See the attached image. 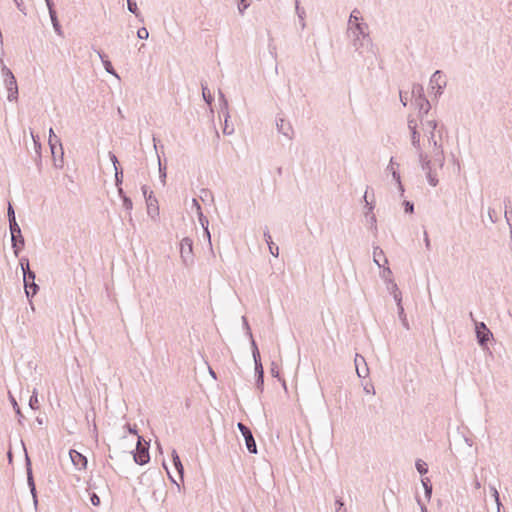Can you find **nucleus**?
<instances>
[{
    "label": "nucleus",
    "mask_w": 512,
    "mask_h": 512,
    "mask_svg": "<svg viewBox=\"0 0 512 512\" xmlns=\"http://www.w3.org/2000/svg\"><path fill=\"white\" fill-rule=\"evenodd\" d=\"M1 74L3 77V84L8 91L7 99L10 102L17 101L18 99V85L14 74L11 69L6 65H2Z\"/></svg>",
    "instance_id": "nucleus-1"
},
{
    "label": "nucleus",
    "mask_w": 512,
    "mask_h": 512,
    "mask_svg": "<svg viewBox=\"0 0 512 512\" xmlns=\"http://www.w3.org/2000/svg\"><path fill=\"white\" fill-rule=\"evenodd\" d=\"M150 442L144 440L143 436H138L136 451L133 453V459L138 465H145L150 460L149 455Z\"/></svg>",
    "instance_id": "nucleus-2"
},
{
    "label": "nucleus",
    "mask_w": 512,
    "mask_h": 512,
    "mask_svg": "<svg viewBox=\"0 0 512 512\" xmlns=\"http://www.w3.org/2000/svg\"><path fill=\"white\" fill-rule=\"evenodd\" d=\"M180 257L186 267L194 263L193 241L189 237H185L180 242Z\"/></svg>",
    "instance_id": "nucleus-3"
},
{
    "label": "nucleus",
    "mask_w": 512,
    "mask_h": 512,
    "mask_svg": "<svg viewBox=\"0 0 512 512\" xmlns=\"http://www.w3.org/2000/svg\"><path fill=\"white\" fill-rule=\"evenodd\" d=\"M477 342L483 349L488 348V342L493 339V334L484 322H476L475 328Z\"/></svg>",
    "instance_id": "nucleus-4"
},
{
    "label": "nucleus",
    "mask_w": 512,
    "mask_h": 512,
    "mask_svg": "<svg viewBox=\"0 0 512 512\" xmlns=\"http://www.w3.org/2000/svg\"><path fill=\"white\" fill-rule=\"evenodd\" d=\"M419 161L421 164V168L426 172V177L428 183L435 187L438 184L437 175L434 173V168L432 167V160L427 159V156L423 154V152L419 153Z\"/></svg>",
    "instance_id": "nucleus-5"
},
{
    "label": "nucleus",
    "mask_w": 512,
    "mask_h": 512,
    "mask_svg": "<svg viewBox=\"0 0 512 512\" xmlns=\"http://www.w3.org/2000/svg\"><path fill=\"white\" fill-rule=\"evenodd\" d=\"M447 85L445 75L442 71L436 70L430 78V87L434 92V95L440 96L443 93L444 88Z\"/></svg>",
    "instance_id": "nucleus-6"
},
{
    "label": "nucleus",
    "mask_w": 512,
    "mask_h": 512,
    "mask_svg": "<svg viewBox=\"0 0 512 512\" xmlns=\"http://www.w3.org/2000/svg\"><path fill=\"white\" fill-rule=\"evenodd\" d=\"M237 427L245 440V445L249 453L257 454V445L251 429L242 422H238Z\"/></svg>",
    "instance_id": "nucleus-7"
},
{
    "label": "nucleus",
    "mask_w": 512,
    "mask_h": 512,
    "mask_svg": "<svg viewBox=\"0 0 512 512\" xmlns=\"http://www.w3.org/2000/svg\"><path fill=\"white\" fill-rule=\"evenodd\" d=\"M276 128H277L278 133L287 137V139H289V140L293 139L294 130L289 121H286L282 117H277L276 118Z\"/></svg>",
    "instance_id": "nucleus-8"
},
{
    "label": "nucleus",
    "mask_w": 512,
    "mask_h": 512,
    "mask_svg": "<svg viewBox=\"0 0 512 512\" xmlns=\"http://www.w3.org/2000/svg\"><path fill=\"white\" fill-rule=\"evenodd\" d=\"M219 102H220V112L223 113L225 116V124H224V128H223V133L226 135H230L234 132V128L230 127L228 124V118L230 117L229 112H228V101L222 92H220Z\"/></svg>",
    "instance_id": "nucleus-9"
},
{
    "label": "nucleus",
    "mask_w": 512,
    "mask_h": 512,
    "mask_svg": "<svg viewBox=\"0 0 512 512\" xmlns=\"http://www.w3.org/2000/svg\"><path fill=\"white\" fill-rule=\"evenodd\" d=\"M25 468H26V474H27V484L30 489V493H31L32 497H35V496H37L36 484H35L33 471H32V463H31V460L27 453L25 455Z\"/></svg>",
    "instance_id": "nucleus-10"
},
{
    "label": "nucleus",
    "mask_w": 512,
    "mask_h": 512,
    "mask_svg": "<svg viewBox=\"0 0 512 512\" xmlns=\"http://www.w3.org/2000/svg\"><path fill=\"white\" fill-rule=\"evenodd\" d=\"M417 121L413 118H408V128L411 132V143L412 145L420 152L421 151V147H420V133L418 132L417 130Z\"/></svg>",
    "instance_id": "nucleus-11"
},
{
    "label": "nucleus",
    "mask_w": 512,
    "mask_h": 512,
    "mask_svg": "<svg viewBox=\"0 0 512 512\" xmlns=\"http://www.w3.org/2000/svg\"><path fill=\"white\" fill-rule=\"evenodd\" d=\"M146 204H147V213L152 218L155 219L159 216V206L158 200L153 194V191L149 192V195L146 196Z\"/></svg>",
    "instance_id": "nucleus-12"
},
{
    "label": "nucleus",
    "mask_w": 512,
    "mask_h": 512,
    "mask_svg": "<svg viewBox=\"0 0 512 512\" xmlns=\"http://www.w3.org/2000/svg\"><path fill=\"white\" fill-rule=\"evenodd\" d=\"M421 123L424 128L429 130V142L433 144L434 148H441V145L435 139V130L437 128L436 120H426L421 119Z\"/></svg>",
    "instance_id": "nucleus-13"
},
{
    "label": "nucleus",
    "mask_w": 512,
    "mask_h": 512,
    "mask_svg": "<svg viewBox=\"0 0 512 512\" xmlns=\"http://www.w3.org/2000/svg\"><path fill=\"white\" fill-rule=\"evenodd\" d=\"M69 455H70L73 465L77 469H79V470L86 469L88 461H87V458L83 454H81L80 452H78L74 449H71L69 451Z\"/></svg>",
    "instance_id": "nucleus-14"
},
{
    "label": "nucleus",
    "mask_w": 512,
    "mask_h": 512,
    "mask_svg": "<svg viewBox=\"0 0 512 512\" xmlns=\"http://www.w3.org/2000/svg\"><path fill=\"white\" fill-rule=\"evenodd\" d=\"M19 265L23 273V281L28 282L35 280L36 274L30 269L29 259L27 257L20 258Z\"/></svg>",
    "instance_id": "nucleus-15"
},
{
    "label": "nucleus",
    "mask_w": 512,
    "mask_h": 512,
    "mask_svg": "<svg viewBox=\"0 0 512 512\" xmlns=\"http://www.w3.org/2000/svg\"><path fill=\"white\" fill-rule=\"evenodd\" d=\"M354 363H355V368H356L357 375L360 378H365L368 375V372H369V369H368L367 363L365 361V358L363 356L359 355V354H356L355 359H354Z\"/></svg>",
    "instance_id": "nucleus-16"
},
{
    "label": "nucleus",
    "mask_w": 512,
    "mask_h": 512,
    "mask_svg": "<svg viewBox=\"0 0 512 512\" xmlns=\"http://www.w3.org/2000/svg\"><path fill=\"white\" fill-rule=\"evenodd\" d=\"M368 25L366 23H356L353 25V30H350L353 35L362 36V40H367V42H371V38L369 33L367 32Z\"/></svg>",
    "instance_id": "nucleus-17"
},
{
    "label": "nucleus",
    "mask_w": 512,
    "mask_h": 512,
    "mask_svg": "<svg viewBox=\"0 0 512 512\" xmlns=\"http://www.w3.org/2000/svg\"><path fill=\"white\" fill-rule=\"evenodd\" d=\"M394 164H395L394 158L391 157L390 163H389V165L387 167V171L391 172L393 179L398 184V188H399V191H400L401 195H403L404 187H403V185L401 183L400 173L394 168Z\"/></svg>",
    "instance_id": "nucleus-18"
},
{
    "label": "nucleus",
    "mask_w": 512,
    "mask_h": 512,
    "mask_svg": "<svg viewBox=\"0 0 512 512\" xmlns=\"http://www.w3.org/2000/svg\"><path fill=\"white\" fill-rule=\"evenodd\" d=\"M373 260L378 267H383L385 264H388V260L383 250L378 246H375L373 249Z\"/></svg>",
    "instance_id": "nucleus-19"
},
{
    "label": "nucleus",
    "mask_w": 512,
    "mask_h": 512,
    "mask_svg": "<svg viewBox=\"0 0 512 512\" xmlns=\"http://www.w3.org/2000/svg\"><path fill=\"white\" fill-rule=\"evenodd\" d=\"M12 249L16 257L19 256V253L25 246V240L23 235L20 236H11Z\"/></svg>",
    "instance_id": "nucleus-20"
},
{
    "label": "nucleus",
    "mask_w": 512,
    "mask_h": 512,
    "mask_svg": "<svg viewBox=\"0 0 512 512\" xmlns=\"http://www.w3.org/2000/svg\"><path fill=\"white\" fill-rule=\"evenodd\" d=\"M415 104L419 109L420 120H424V115H427L431 109L430 102L428 101L427 98H422L420 100H415Z\"/></svg>",
    "instance_id": "nucleus-21"
},
{
    "label": "nucleus",
    "mask_w": 512,
    "mask_h": 512,
    "mask_svg": "<svg viewBox=\"0 0 512 512\" xmlns=\"http://www.w3.org/2000/svg\"><path fill=\"white\" fill-rule=\"evenodd\" d=\"M24 290L27 298H32L39 291V286L35 283V280L24 282Z\"/></svg>",
    "instance_id": "nucleus-22"
},
{
    "label": "nucleus",
    "mask_w": 512,
    "mask_h": 512,
    "mask_svg": "<svg viewBox=\"0 0 512 512\" xmlns=\"http://www.w3.org/2000/svg\"><path fill=\"white\" fill-rule=\"evenodd\" d=\"M172 462H173V465H174L176 471L178 472V474L180 475L181 479L183 480L184 467H183L181 459H180L178 453L176 452V450L172 451Z\"/></svg>",
    "instance_id": "nucleus-23"
},
{
    "label": "nucleus",
    "mask_w": 512,
    "mask_h": 512,
    "mask_svg": "<svg viewBox=\"0 0 512 512\" xmlns=\"http://www.w3.org/2000/svg\"><path fill=\"white\" fill-rule=\"evenodd\" d=\"M504 214L505 219L509 227H512V206L510 198H504Z\"/></svg>",
    "instance_id": "nucleus-24"
},
{
    "label": "nucleus",
    "mask_w": 512,
    "mask_h": 512,
    "mask_svg": "<svg viewBox=\"0 0 512 512\" xmlns=\"http://www.w3.org/2000/svg\"><path fill=\"white\" fill-rule=\"evenodd\" d=\"M437 151L434 154L433 161H432V167H439L442 168L444 166L445 157L442 148H436Z\"/></svg>",
    "instance_id": "nucleus-25"
},
{
    "label": "nucleus",
    "mask_w": 512,
    "mask_h": 512,
    "mask_svg": "<svg viewBox=\"0 0 512 512\" xmlns=\"http://www.w3.org/2000/svg\"><path fill=\"white\" fill-rule=\"evenodd\" d=\"M48 142H52L54 144H58L59 145V151H60V162L63 163V155H64V152H63V147H62V144H61V140L60 138L54 133L53 129L50 128L49 130V141Z\"/></svg>",
    "instance_id": "nucleus-26"
},
{
    "label": "nucleus",
    "mask_w": 512,
    "mask_h": 512,
    "mask_svg": "<svg viewBox=\"0 0 512 512\" xmlns=\"http://www.w3.org/2000/svg\"><path fill=\"white\" fill-rule=\"evenodd\" d=\"M122 199L123 208L130 212L133 209V202L130 197H128L125 192L123 194H118ZM129 220L132 221L131 213H129Z\"/></svg>",
    "instance_id": "nucleus-27"
},
{
    "label": "nucleus",
    "mask_w": 512,
    "mask_h": 512,
    "mask_svg": "<svg viewBox=\"0 0 512 512\" xmlns=\"http://www.w3.org/2000/svg\"><path fill=\"white\" fill-rule=\"evenodd\" d=\"M354 38L352 40V46L354 47L355 51L361 50V48L368 46L371 42H367V40H362V36L359 35H353Z\"/></svg>",
    "instance_id": "nucleus-28"
},
{
    "label": "nucleus",
    "mask_w": 512,
    "mask_h": 512,
    "mask_svg": "<svg viewBox=\"0 0 512 512\" xmlns=\"http://www.w3.org/2000/svg\"><path fill=\"white\" fill-rule=\"evenodd\" d=\"M360 19V11L358 9H354L349 16L348 30H353V25H355L356 23H360Z\"/></svg>",
    "instance_id": "nucleus-29"
},
{
    "label": "nucleus",
    "mask_w": 512,
    "mask_h": 512,
    "mask_svg": "<svg viewBox=\"0 0 512 512\" xmlns=\"http://www.w3.org/2000/svg\"><path fill=\"white\" fill-rule=\"evenodd\" d=\"M270 373L272 377L277 378L279 381H281L283 387L286 389V381L280 377L279 367L275 361L271 362Z\"/></svg>",
    "instance_id": "nucleus-30"
},
{
    "label": "nucleus",
    "mask_w": 512,
    "mask_h": 512,
    "mask_svg": "<svg viewBox=\"0 0 512 512\" xmlns=\"http://www.w3.org/2000/svg\"><path fill=\"white\" fill-rule=\"evenodd\" d=\"M127 8L129 12L134 14L141 22H143L142 15L138 9L137 3L134 0H127Z\"/></svg>",
    "instance_id": "nucleus-31"
},
{
    "label": "nucleus",
    "mask_w": 512,
    "mask_h": 512,
    "mask_svg": "<svg viewBox=\"0 0 512 512\" xmlns=\"http://www.w3.org/2000/svg\"><path fill=\"white\" fill-rule=\"evenodd\" d=\"M9 399H10V402H11V404L13 406V409H14L16 415L18 416L19 424H22V420L24 419V416H23V414L21 412V409H20L16 399L14 398V396L11 393H9Z\"/></svg>",
    "instance_id": "nucleus-32"
},
{
    "label": "nucleus",
    "mask_w": 512,
    "mask_h": 512,
    "mask_svg": "<svg viewBox=\"0 0 512 512\" xmlns=\"http://www.w3.org/2000/svg\"><path fill=\"white\" fill-rule=\"evenodd\" d=\"M412 96L415 100H420L422 98H426L424 94V88L421 84H414L412 87Z\"/></svg>",
    "instance_id": "nucleus-33"
},
{
    "label": "nucleus",
    "mask_w": 512,
    "mask_h": 512,
    "mask_svg": "<svg viewBox=\"0 0 512 512\" xmlns=\"http://www.w3.org/2000/svg\"><path fill=\"white\" fill-rule=\"evenodd\" d=\"M421 483L424 488L425 497L428 498V500L431 498L432 495V484L428 477L422 478Z\"/></svg>",
    "instance_id": "nucleus-34"
},
{
    "label": "nucleus",
    "mask_w": 512,
    "mask_h": 512,
    "mask_svg": "<svg viewBox=\"0 0 512 512\" xmlns=\"http://www.w3.org/2000/svg\"><path fill=\"white\" fill-rule=\"evenodd\" d=\"M201 88H202V95H203L205 102L210 105L214 101L213 95L211 94L209 88L207 87V84H204L202 82Z\"/></svg>",
    "instance_id": "nucleus-35"
},
{
    "label": "nucleus",
    "mask_w": 512,
    "mask_h": 512,
    "mask_svg": "<svg viewBox=\"0 0 512 512\" xmlns=\"http://www.w3.org/2000/svg\"><path fill=\"white\" fill-rule=\"evenodd\" d=\"M397 311H398V317H399L403 327L405 329L409 330L410 326H409V322H408L407 316L404 311V307L400 306L399 308H397Z\"/></svg>",
    "instance_id": "nucleus-36"
},
{
    "label": "nucleus",
    "mask_w": 512,
    "mask_h": 512,
    "mask_svg": "<svg viewBox=\"0 0 512 512\" xmlns=\"http://www.w3.org/2000/svg\"><path fill=\"white\" fill-rule=\"evenodd\" d=\"M158 164H159V178H160V181L162 182V184L165 185L166 177H167V172H166L167 168H166V165L162 164L161 158L159 155H158Z\"/></svg>",
    "instance_id": "nucleus-37"
},
{
    "label": "nucleus",
    "mask_w": 512,
    "mask_h": 512,
    "mask_svg": "<svg viewBox=\"0 0 512 512\" xmlns=\"http://www.w3.org/2000/svg\"><path fill=\"white\" fill-rule=\"evenodd\" d=\"M415 467L420 475H425L428 472V465L421 459H418L415 462Z\"/></svg>",
    "instance_id": "nucleus-38"
},
{
    "label": "nucleus",
    "mask_w": 512,
    "mask_h": 512,
    "mask_svg": "<svg viewBox=\"0 0 512 512\" xmlns=\"http://www.w3.org/2000/svg\"><path fill=\"white\" fill-rule=\"evenodd\" d=\"M9 229L11 236H20L22 235L21 228L18 225L17 221H11L9 222Z\"/></svg>",
    "instance_id": "nucleus-39"
},
{
    "label": "nucleus",
    "mask_w": 512,
    "mask_h": 512,
    "mask_svg": "<svg viewBox=\"0 0 512 512\" xmlns=\"http://www.w3.org/2000/svg\"><path fill=\"white\" fill-rule=\"evenodd\" d=\"M254 360V369H255V376L256 375H264V368H263V364H262V361H261V357H258V358H253Z\"/></svg>",
    "instance_id": "nucleus-40"
},
{
    "label": "nucleus",
    "mask_w": 512,
    "mask_h": 512,
    "mask_svg": "<svg viewBox=\"0 0 512 512\" xmlns=\"http://www.w3.org/2000/svg\"><path fill=\"white\" fill-rule=\"evenodd\" d=\"M29 406L32 410L39 409V401H38V395L36 390L34 389L33 394L30 396L29 399Z\"/></svg>",
    "instance_id": "nucleus-41"
},
{
    "label": "nucleus",
    "mask_w": 512,
    "mask_h": 512,
    "mask_svg": "<svg viewBox=\"0 0 512 512\" xmlns=\"http://www.w3.org/2000/svg\"><path fill=\"white\" fill-rule=\"evenodd\" d=\"M367 194H368V190H366V192H365V194L363 196V199L365 201V208L367 209V211L365 212V216L366 217H368L369 215L373 214V210H374V204L367 200Z\"/></svg>",
    "instance_id": "nucleus-42"
},
{
    "label": "nucleus",
    "mask_w": 512,
    "mask_h": 512,
    "mask_svg": "<svg viewBox=\"0 0 512 512\" xmlns=\"http://www.w3.org/2000/svg\"><path fill=\"white\" fill-rule=\"evenodd\" d=\"M255 387L260 393L264 391V375L255 376Z\"/></svg>",
    "instance_id": "nucleus-43"
},
{
    "label": "nucleus",
    "mask_w": 512,
    "mask_h": 512,
    "mask_svg": "<svg viewBox=\"0 0 512 512\" xmlns=\"http://www.w3.org/2000/svg\"><path fill=\"white\" fill-rule=\"evenodd\" d=\"M103 66H104V69L106 70V72H108L109 74H112L116 77H118L111 61L109 59H105L104 62L102 63Z\"/></svg>",
    "instance_id": "nucleus-44"
},
{
    "label": "nucleus",
    "mask_w": 512,
    "mask_h": 512,
    "mask_svg": "<svg viewBox=\"0 0 512 512\" xmlns=\"http://www.w3.org/2000/svg\"><path fill=\"white\" fill-rule=\"evenodd\" d=\"M49 147L51 149V153H52L53 158H54V165H55V167L61 168L63 163L60 162V164H58L57 163V159H56V154H57L56 149H57V147H59V145L58 144H54L52 142H49Z\"/></svg>",
    "instance_id": "nucleus-45"
},
{
    "label": "nucleus",
    "mask_w": 512,
    "mask_h": 512,
    "mask_svg": "<svg viewBox=\"0 0 512 512\" xmlns=\"http://www.w3.org/2000/svg\"><path fill=\"white\" fill-rule=\"evenodd\" d=\"M197 216H198V220H199V223H200V225L202 226V228H203V229L208 228V226H209V220H208V218L203 214V212H199V213H197Z\"/></svg>",
    "instance_id": "nucleus-46"
},
{
    "label": "nucleus",
    "mask_w": 512,
    "mask_h": 512,
    "mask_svg": "<svg viewBox=\"0 0 512 512\" xmlns=\"http://www.w3.org/2000/svg\"><path fill=\"white\" fill-rule=\"evenodd\" d=\"M250 6L248 0H238V11L241 15L244 14L245 10Z\"/></svg>",
    "instance_id": "nucleus-47"
},
{
    "label": "nucleus",
    "mask_w": 512,
    "mask_h": 512,
    "mask_svg": "<svg viewBox=\"0 0 512 512\" xmlns=\"http://www.w3.org/2000/svg\"><path fill=\"white\" fill-rule=\"evenodd\" d=\"M122 183H123V175H115V185L117 187V192L118 194H123V188H122Z\"/></svg>",
    "instance_id": "nucleus-48"
},
{
    "label": "nucleus",
    "mask_w": 512,
    "mask_h": 512,
    "mask_svg": "<svg viewBox=\"0 0 512 512\" xmlns=\"http://www.w3.org/2000/svg\"><path fill=\"white\" fill-rule=\"evenodd\" d=\"M250 340H251V349H252L253 358L261 357L256 341L254 340L253 337L250 338Z\"/></svg>",
    "instance_id": "nucleus-49"
},
{
    "label": "nucleus",
    "mask_w": 512,
    "mask_h": 512,
    "mask_svg": "<svg viewBox=\"0 0 512 512\" xmlns=\"http://www.w3.org/2000/svg\"><path fill=\"white\" fill-rule=\"evenodd\" d=\"M137 37L142 40L147 39L149 37L148 30L145 27L139 28L137 31Z\"/></svg>",
    "instance_id": "nucleus-50"
},
{
    "label": "nucleus",
    "mask_w": 512,
    "mask_h": 512,
    "mask_svg": "<svg viewBox=\"0 0 512 512\" xmlns=\"http://www.w3.org/2000/svg\"><path fill=\"white\" fill-rule=\"evenodd\" d=\"M404 211L408 214H412L414 212V204L411 201L405 200L403 202Z\"/></svg>",
    "instance_id": "nucleus-51"
},
{
    "label": "nucleus",
    "mask_w": 512,
    "mask_h": 512,
    "mask_svg": "<svg viewBox=\"0 0 512 512\" xmlns=\"http://www.w3.org/2000/svg\"><path fill=\"white\" fill-rule=\"evenodd\" d=\"M90 495V502L93 506H99L101 501H100V497L95 493V492H91L89 493Z\"/></svg>",
    "instance_id": "nucleus-52"
},
{
    "label": "nucleus",
    "mask_w": 512,
    "mask_h": 512,
    "mask_svg": "<svg viewBox=\"0 0 512 512\" xmlns=\"http://www.w3.org/2000/svg\"><path fill=\"white\" fill-rule=\"evenodd\" d=\"M7 216H8V221L9 222L16 221L15 211H14V208H13V206L11 204L8 205Z\"/></svg>",
    "instance_id": "nucleus-53"
},
{
    "label": "nucleus",
    "mask_w": 512,
    "mask_h": 512,
    "mask_svg": "<svg viewBox=\"0 0 512 512\" xmlns=\"http://www.w3.org/2000/svg\"><path fill=\"white\" fill-rule=\"evenodd\" d=\"M393 298L397 304V308H399L400 306H403L402 305V294L400 291H394L393 292Z\"/></svg>",
    "instance_id": "nucleus-54"
},
{
    "label": "nucleus",
    "mask_w": 512,
    "mask_h": 512,
    "mask_svg": "<svg viewBox=\"0 0 512 512\" xmlns=\"http://www.w3.org/2000/svg\"><path fill=\"white\" fill-rule=\"evenodd\" d=\"M387 289H388L392 294H393V292H394V291H399V290H398V286H397V284H396V283H395V281H394V280H392V279H389V280L387 281Z\"/></svg>",
    "instance_id": "nucleus-55"
},
{
    "label": "nucleus",
    "mask_w": 512,
    "mask_h": 512,
    "mask_svg": "<svg viewBox=\"0 0 512 512\" xmlns=\"http://www.w3.org/2000/svg\"><path fill=\"white\" fill-rule=\"evenodd\" d=\"M489 218L492 223H496L498 221V213L495 209L490 208L488 211Z\"/></svg>",
    "instance_id": "nucleus-56"
},
{
    "label": "nucleus",
    "mask_w": 512,
    "mask_h": 512,
    "mask_svg": "<svg viewBox=\"0 0 512 512\" xmlns=\"http://www.w3.org/2000/svg\"><path fill=\"white\" fill-rule=\"evenodd\" d=\"M242 321H243V326L246 330V335L249 337V338H252V332H251V329H250V326H249V323L247 321V318L245 316L242 317Z\"/></svg>",
    "instance_id": "nucleus-57"
},
{
    "label": "nucleus",
    "mask_w": 512,
    "mask_h": 512,
    "mask_svg": "<svg viewBox=\"0 0 512 512\" xmlns=\"http://www.w3.org/2000/svg\"><path fill=\"white\" fill-rule=\"evenodd\" d=\"M492 491H493V496L495 497V501L497 503V512H500V508H501L502 504L500 501L499 493L496 488H492Z\"/></svg>",
    "instance_id": "nucleus-58"
},
{
    "label": "nucleus",
    "mask_w": 512,
    "mask_h": 512,
    "mask_svg": "<svg viewBox=\"0 0 512 512\" xmlns=\"http://www.w3.org/2000/svg\"><path fill=\"white\" fill-rule=\"evenodd\" d=\"M267 245L269 247L270 253L273 256L277 257L279 255V248H278V246H276L274 242H273V244L270 243V244H267Z\"/></svg>",
    "instance_id": "nucleus-59"
},
{
    "label": "nucleus",
    "mask_w": 512,
    "mask_h": 512,
    "mask_svg": "<svg viewBox=\"0 0 512 512\" xmlns=\"http://www.w3.org/2000/svg\"><path fill=\"white\" fill-rule=\"evenodd\" d=\"M263 236H264V239H265L267 244H270V243L273 244L272 237L270 235L268 227H265L264 232H263Z\"/></svg>",
    "instance_id": "nucleus-60"
},
{
    "label": "nucleus",
    "mask_w": 512,
    "mask_h": 512,
    "mask_svg": "<svg viewBox=\"0 0 512 512\" xmlns=\"http://www.w3.org/2000/svg\"><path fill=\"white\" fill-rule=\"evenodd\" d=\"M18 8L19 11H21L23 14L26 15V12H25V6H24V3H23V0H13Z\"/></svg>",
    "instance_id": "nucleus-61"
},
{
    "label": "nucleus",
    "mask_w": 512,
    "mask_h": 512,
    "mask_svg": "<svg viewBox=\"0 0 512 512\" xmlns=\"http://www.w3.org/2000/svg\"><path fill=\"white\" fill-rule=\"evenodd\" d=\"M336 505H337L336 512H346V509L343 508L344 503L341 499L336 500Z\"/></svg>",
    "instance_id": "nucleus-62"
},
{
    "label": "nucleus",
    "mask_w": 512,
    "mask_h": 512,
    "mask_svg": "<svg viewBox=\"0 0 512 512\" xmlns=\"http://www.w3.org/2000/svg\"><path fill=\"white\" fill-rule=\"evenodd\" d=\"M369 221L371 223V229H373L374 231H377V225H376L377 220H376V216L374 214L370 215Z\"/></svg>",
    "instance_id": "nucleus-63"
},
{
    "label": "nucleus",
    "mask_w": 512,
    "mask_h": 512,
    "mask_svg": "<svg viewBox=\"0 0 512 512\" xmlns=\"http://www.w3.org/2000/svg\"><path fill=\"white\" fill-rule=\"evenodd\" d=\"M192 207L195 208L196 213L202 212L201 206H200L198 200L195 198L192 199Z\"/></svg>",
    "instance_id": "nucleus-64"
}]
</instances>
